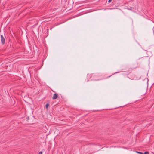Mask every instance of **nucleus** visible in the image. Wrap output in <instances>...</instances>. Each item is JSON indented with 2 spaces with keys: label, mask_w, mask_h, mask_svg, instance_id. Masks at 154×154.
I'll list each match as a JSON object with an SVG mask.
<instances>
[{
  "label": "nucleus",
  "mask_w": 154,
  "mask_h": 154,
  "mask_svg": "<svg viewBox=\"0 0 154 154\" xmlns=\"http://www.w3.org/2000/svg\"><path fill=\"white\" fill-rule=\"evenodd\" d=\"M112 0H108V2L109 3H110V2H111Z\"/></svg>",
  "instance_id": "obj_8"
},
{
  "label": "nucleus",
  "mask_w": 154,
  "mask_h": 154,
  "mask_svg": "<svg viewBox=\"0 0 154 154\" xmlns=\"http://www.w3.org/2000/svg\"><path fill=\"white\" fill-rule=\"evenodd\" d=\"M26 119L27 120H28L29 119V116H27L26 118Z\"/></svg>",
  "instance_id": "obj_7"
},
{
  "label": "nucleus",
  "mask_w": 154,
  "mask_h": 154,
  "mask_svg": "<svg viewBox=\"0 0 154 154\" xmlns=\"http://www.w3.org/2000/svg\"><path fill=\"white\" fill-rule=\"evenodd\" d=\"M49 106V104L48 103H46L45 105V108L46 109H48Z\"/></svg>",
  "instance_id": "obj_4"
},
{
  "label": "nucleus",
  "mask_w": 154,
  "mask_h": 154,
  "mask_svg": "<svg viewBox=\"0 0 154 154\" xmlns=\"http://www.w3.org/2000/svg\"><path fill=\"white\" fill-rule=\"evenodd\" d=\"M136 152L139 154H142V152H141L136 151Z\"/></svg>",
  "instance_id": "obj_6"
},
{
  "label": "nucleus",
  "mask_w": 154,
  "mask_h": 154,
  "mask_svg": "<svg viewBox=\"0 0 154 154\" xmlns=\"http://www.w3.org/2000/svg\"><path fill=\"white\" fill-rule=\"evenodd\" d=\"M132 69H129L128 70H127L126 71L128 73H130L131 72V71Z\"/></svg>",
  "instance_id": "obj_3"
},
{
  "label": "nucleus",
  "mask_w": 154,
  "mask_h": 154,
  "mask_svg": "<svg viewBox=\"0 0 154 154\" xmlns=\"http://www.w3.org/2000/svg\"><path fill=\"white\" fill-rule=\"evenodd\" d=\"M153 154H154V153H153Z\"/></svg>",
  "instance_id": "obj_11"
},
{
  "label": "nucleus",
  "mask_w": 154,
  "mask_h": 154,
  "mask_svg": "<svg viewBox=\"0 0 154 154\" xmlns=\"http://www.w3.org/2000/svg\"><path fill=\"white\" fill-rule=\"evenodd\" d=\"M142 154H149V152L148 151H146L144 153H142Z\"/></svg>",
  "instance_id": "obj_5"
},
{
  "label": "nucleus",
  "mask_w": 154,
  "mask_h": 154,
  "mask_svg": "<svg viewBox=\"0 0 154 154\" xmlns=\"http://www.w3.org/2000/svg\"><path fill=\"white\" fill-rule=\"evenodd\" d=\"M38 154H42V152L40 151L39 152Z\"/></svg>",
  "instance_id": "obj_9"
},
{
  "label": "nucleus",
  "mask_w": 154,
  "mask_h": 154,
  "mask_svg": "<svg viewBox=\"0 0 154 154\" xmlns=\"http://www.w3.org/2000/svg\"><path fill=\"white\" fill-rule=\"evenodd\" d=\"M1 43L2 45H4L5 43V38L2 35H1Z\"/></svg>",
  "instance_id": "obj_1"
},
{
  "label": "nucleus",
  "mask_w": 154,
  "mask_h": 154,
  "mask_svg": "<svg viewBox=\"0 0 154 154\" xmlns=\"http://www.w3.org/2000/svg\"><path fill=\"white\" fill-rule=\"evenodd\" d=\"M132 7H130V8H131L130 9L131 10V9H132Z\"/></svg>",
  "instance_id": "obj_10"
},
{
  "label": "nucleus",
  "mask_w": 154,
  "mask_h": 154,
  "mask_svg": "<svg viewBox=\"0 0 154 154\" xmlns=\"http://www.w3.org/2000/svg\"><path fill=\"white\" fill-rule=\"evenodd\" d=\"M58 97V95L57 93L54 94L52 97V99L54 100L57 99Z\"/></svg>",
  "instance_id": "obj_2"
}]
</instances>
